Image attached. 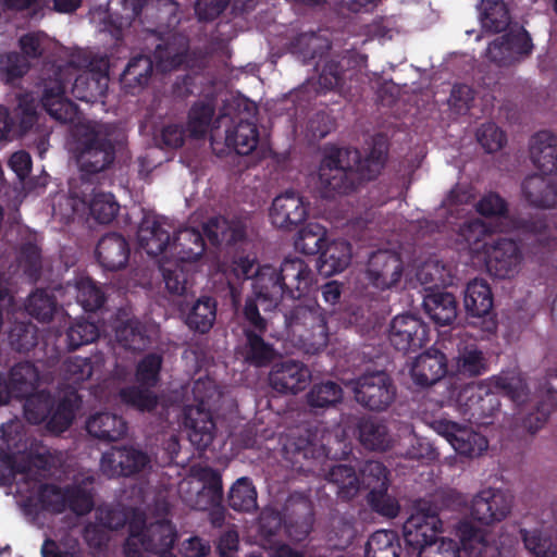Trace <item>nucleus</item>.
<instances>
[{
    "instance_id": "6ab92c4d",
    "label": "nucleus",
    "mask_w": 557,
    "mask_h": 557,
    "mask_svg": "<svg viewBox=\"0 0 557 557\" xmlns=\"http://www.w3.org/2000/svg\"><path fill=\"white\" fill-rule=\"evenodd\" d=\"M171 231L172 226L163 218L145 215L137 231L138 244L147 255L157 257L165 253L169 260L173 237Z\"/></svg>"
},
{
    "instance_id": "dca6fc26",
    "label": "nucleus",
    "mask_w": 557,
    "mask_h": 557,
    "mask_svg": "<svg viewBox=\"0 0 557 557\" xmlns=\"http://www.w3.org/2000/svg\"><path fill=\"white\" fill-rule=\"evenodd\" d=\"M66 85L57 74L44 81L40 102L42 109L55 121L67 124L78 117V107L65 97Z\"/></svg>"
},
{
    "instance_id": "a19ab883",
    "label": "nucleus",
    "mask_w": 557,
    "mask_h": 557,
    "mask_svg": "<svg viewBox=\"0 0 557 557\" xmlns=\"http://www.w3.org/2000/svg\"><path fill=\"white\" fill-rule=\"evenodd\" d=\"M330 48V42L313 32L298 34L289 42V51L304 64H310L317 58H321Z\"/></svg>"
},
{
    "instance_id": "680f3d73",
    "label": "nucleus",
    "mask_w": 557,
    "mask_h": 557,
    "mask_svg": "<svg viewBox=\"0 0 557 557\" xmlns=\"http://www.w3.org/2000/svg\"><path fill=\"white\" fill-rule=\"evenodd\" d=\"M77 301L85 311L95 312L100 309L106 300V294L90 277L81 278L77 282Z\"/></svg>"
},
{
    "instance_id": "052dcab7",
    "label": "nucleus",
    "mask_w": 557,
    "mask_h": 557,
    "mask_svg": "<svg viewBox=\"0 0 557 557\" xmlns=\"http://www.w3.org/2000/svg\"><path fill=\"white\" fill-rule=\"evenodd\" d=\"M359 475L360 488L377 491L383 487H389V471L381 461H367Z\"/></svg>"
},
{
    "instance_id": "49530a36",
    "label": "nucleus",
    "mask_w": 557,
    "mask_h": 557,
    "mask_svg": "<svg viewBox=\"0 0 557 557\" xmlns=\"http://www.w3.org/2000/svg\"><path fill=\"white\" fill-rule=\"evenodd\" d=\"M401 544L394 530H377L366 543L364 557H400Z\"/></svg>"
},
{
    "instance_id": "c85d7f7f",
    "label": "nucleus",
    "mask_w": 557,
    "mask_h": 557,
    "mask_svg": "<svg viewBox=\"0 0 557 557\" xmlns=\"http://www.w3.org/2000/svg\"><path fill=\"white\" fill-rule=\"evenodd\" d=\"M530 159L543 174L557 172V136L549 131L535 133L529 144Z\"/></svg>"
},
{
    "instance_id": "79ce46f5",
    "label": "nucleus",
    "mask_w": 557,
    "mask_h": 557,
    "mask_svg": "<svg viewBox=\"0 0 557 557\" xmlns=\"http://www.w3.org/2000/svg\"><path fill=\"white\" fill-rule=\"evenodd\" d=\"M215 107L216 101L213 96H207L190 107L187 116V129L193 138L205 137L212 123Z\"/></svg>"
},
{
    "instance_id": "423d86ee",
    "label": "nucleus",
    "mask_w": 557,
    "mask_h": 557,
    "mask_svg": "<svg viewBox=\"0 0 557 557\" xmlns=\"http://www.w3.org/2000/svg\"><path fill=\"white\" fill-rule=\"evenodd\" d=\"M77 164L83 174H97L115 160V146L101 125H87L77 140Z\"/></svg>"
},
{
    "instance_id": "a211bd4d",
    "label": "nucleus",
    "mask_w": 557,
    "mask_h": 557,
    "mask_svg": "<svg viewBox=\"0 0 557 557\" xmlns=\"http://www.w3.org/2000/svg\"><path fill=\"white\" fill-rule=\"evenodd\" d=\"M512 497L507 493L487 488L481 491L472 500L471 516L482 524L491 525L504 520L511 511Z\"/></svg>"
},
{
    "instance_id": "f704fd0d",
    "label": "nucleus",
    "mask_w": 557,
    "mask_h": 557,
    "mask_svg": "<svg viewBox=\"0 0 557 557\" xmlns=\"http://www.w3.org/2000/svg\"><path fill=\"white\" fill-rule=\"evenodd\" d=\"M88 434L95 438L114 442L127 432V423L115 413L102 411L90 416L86 422Z\"/></svg>"
},
{
    "instance_id": "4468645a",
    "label": "nucleus",
    "mask_w": 557,
    "mask_h": 557,
    "mask_svg": "<svg viewBox=\"0 0 557 557\" xmlns=\"http://www.w3.org/2000/svg\"><path fill=\"white\" fill-rule=\"evenodd\" d=\"M404 273L401 256L389 249H380L370 255L366 275L369 283L385 290L396 286Z\"/></svg>"
},
{
    "instance_id": "72a5a7b5",
    "label": "nucleus",
    "mask_w": 557,
    "mask_h": 557,
    "mask_svg": "<svg viewBox=\"0 0 557 557\" xmlns=\"http://www.w3.org/2000/svg\"><path fill=\"white\" fill-rule=\"evenodd\" d=\"M476 10L484 33L500 34L511 24L510 10L504 0H480Z\"/></svg>"
},
{
    "instance_id": "e433bc0d",
    "label": "nucleus",
    "mask_w": 557,
    "mask_h": 557,
    "mask_svg": "<svg viewBox=\"0 0 557 557\" xmlns=\"http://www.w3.org/2000/svg\"><path fill=\"white\" fill-rule=\"evenodd\" d=\"M423 307L429 317L438 325H450L457 318L456 297L448 292H432L424 297Z\"/></svg>"
},
{
    "instance_id": "ddd939ff",
    "label": "nucleus",
    "mask_w": 557,
    "mask_h": 557,
    "mask_svg": "<svg viewBox=\"0 0 557 557\" xmlns=\"http://www.w3.org/2000/svg\"><path fill=\"white\" fill-rule=\"evenodd\" d=\"M198 479L201 482V487L196 491L195 495L185 497L184 500L195 510L213 509V523L219 524L224 519L222 476L218 470L205 467L198 471Z\"/></svg>"
},
{
    "instance_id": "69168bd1",
    "label": "nucleus",
    "mask_w": 557,
    "mask_h": 557,
    "mask_svg": "<svg viewBox=\"0 0 557 557\" xmlns=\"http://www.w3.org/2000/svg\"><path fill=\"white\" fill-rule=\"evenodd\" d=\"M119 210L120 205L110 193L95 194L89 202L90 215L101 224L112 222Z\"/></svg>"
},
{
    "instance_id": "37998d69",
    "label": "nucleus",
    "mask_w": 557,
    "mask_h": 557,
    "mask_svg": "<svg viewBox=\"0 0 557 557\" xmlns=\"http://www.w3.org/2000/svg\"><path fill=\"white\" fill-rule=\"evenodd\" d=\"M518 230L534 236L541 245H547L557 239V216L547 218L546 214H534L528 218H519L516 221Z\"/></svg>"
},
{
    "instance_id": "f3484780",
    "label": "nucleus",
    "mask_w": 557,
    "mask_h": 557,
    "mask_svg": "<svg viewBox=\"0 0 557 557\" xmlns=\"http://www.w3.org/2000/svg\"><path fill=\"white\" fill-rule=\"evenodd\" d=\"M309 203L304 197L293 190L276 196L270 208L271 223L282 230H293L308 216Z\"/></svg>"
},
{
    "instance_id": "39448f33",
    "label": "nucleus",
    "mask_w": 557,
    "mask_h": 557,
    "mask_svg": "<svg viewBox=\"0 0 557 557\" xmlns=\"http://www.w3.org/2000/svg\"><path fill=\"white\" fill-rule=\"evenodd\" d=\"M24 414L32 424L46 423V428L55 434L66 431L75 418V401L64 396L55 397L46 389L35 391L23 397Z\"/></svg>"
},
{
    "instance_id": "cd10ccee",
    "label": "nucleus",
    "mask_w": 557,
    "mask_h": 557,
    "mask_svg": "<svg viewBox=\"0 0 557 557\" xmlns=\"http://www.w3.org/2000/svg\"><path fill=\"white\" fill-rule=\"evenodd\" d=\"M205 250L206 244L200 231L189 227L181 228L173 234L169 262H196Z\"/></svg>"
},
{
    "instance_id": "603ef678",
    "label": "nucleus",
    "mask_w": 557,
    "mask_h": 557,
    "mask_svg": "<svg viewBox=\"0 0 557 557\" xmlns=\"http://www.w3.org/2000/svg\"><path fill=\"white\" fill-rule=\"evenodd\" d=\"M59 305L52 292L35 289L27 298L25 310L39 322H49L58 311Z\"/></svg>"
},
{
    "instance_id": "f257e3e1",
    "label": "nucleus",
    "mask_w": 557,
    "mask_h": 557,
    "mask_svg": "<svg viewBox=\"0 0 557 557\" xmlns=\"http://www.w3.org/2000/svg\"><path fill=\"white\" fill-rule=\"evenodd\" d=\"M387 146L382 138H374L369 152L350 147H332L323 157L319 180L324 198L348 195L366 181L377 177L387 158Z\"/></svg>"
},
{
    "instance_id": "bb28decb",
    "label": "nucleus",
    "mask_w": 557,
    "mask_h": 557,
    "mask_svg": "<svg viewBox=\"0 0 557 557\" xmlns=\"http://www.w3.org/2000/svg\"><path fill=\"white\" fill-rule=\"evenodd\" d=\"M284 527L290 540L301 542L307 539L313 528L314 511L309 499L288 502L286 505Z\"/></svg>"
},
{
    "instance_id": "c9c22d12",
    "label": "nucleus",
    "mask_w": 557,
    "mask_h": 557,
    "mask_svg": "<svg viewBox=\"0 0 557 557\" xmlns=\"http://www.w3.org/2000/svg\"><path fill=\"white\" fill-rule=\"evenodd\" d=\"M357 437L369 450L386 451L392 446V436L387 426L380 420L362 417L357 423Z\"/></svg>"
},
{
    "instance_id": "a18cd8bd",
    "label": "nucleus",
    "mask_w": 557,
    "mask_h": 557,
    "mask_svg": "<svg viewBox=\"0 0 557 557\" xmlns=\"http://www.w3.org/2000/svg\"><path fill=\"white\" fill-rule=\"evenodd\" d=\"M120 403L126 408L138 412H152L159 405V397L151 387L127 385L122 387L117 394Z\"/></svg>"
},
{
    "instance_id": "4d7b16f0",
    "label": "nucleus",
    "mask_w": 557,
    "mask_h": 557,
    "mask_svg": "<svg viewBox=\"0 0 557 557\" xmlns=\"http://www.w3.org/2000/svg\"><path fill=\"white\" fill-rule=\"evenodd\" d=\"M469 401L468 406L472 417L475 414L480 418L493 417L500 410L499 398L493 391H488V386H485V381L480 384L476 392L472 391Z\"/></svg>"
},
{
    "instance_id": "5701e85b",
    "label": "nucleus",
    "mask_w": 557,
    "mask_h": 557,
    "mask_svg": "<svg viewBox=\"0 0 557 557\" xmlns=\"http://www.w3.org/2000/svg\"><path fill=\"white\" fill-rule=\"evenodd\" d=\"M447 371L445 354L432 348L416 358L410 369V374L417 386L425 388L442 380Z\"/></svg>"
},
{
    "instance_id": "f03ea898",
    "label": "nucleus",
    "mask_w": 557,
    "mask_h": 557,
    "mask_svg": "<svg viewBox=\"0 0 557 557\" xmlns=\"http://www.w3.org/2000/svg\"><path fill=\"white\" fill-rule=\"evenodd\" d=\"M313 282L311 268L298 257H286L278 267L259 265L252 282V297L264 312L275 310L284 299H299Z\"/></svg>"
},
{
    "instance_id": "e2e57ef3",
    "label": "nucleus",
    "mask_w": 557,
    "mask_h": 557,
    "mask_svg": "<svg viewBox=\"0 0 557 557\" xmlns=\"http://www.w3.org/2000/svg\"><path fill=\"white\" fill-rule=\"evenodd\" d=\"M38 329L30 322H15L9 333V343L15 351L28 352L38 342Z\"/></svg>"
},
{
    "instance_id": "0eeeda50",
    "label": "nucleus",
    "mask_w": 557,
    "mask_h": 557,
    "mask_svg": "<svg viewBox=\"0 0 557 557\" xmlns=\"http://www.w3.org/2000/svg\"><path fill=\"white\" fill-rule=\"evenodd\" d=\"M347 386L351 389L355 400L370 411L387 410L397 396L396 384L384 370L367 371L351 380Z\"/></svg>"
},
{
    "instance_id": "09e8293b",
    "label": "nucleus",
    "mask_w": 557,
    "mask_h": 557,
    "mask_svg": "<svg viewBox=\"0 0 557 557\" xmlns=\"http://www.w3.org/2000/svg\"><path fill=\"white\" fill-rule=\"evenodd\" d=\"M258 493L248 476L237 479L230 488L227 504L230 508L238 512H252L258 508Z\"/></svg>"
},
{
    "instance_id": "1a4fd4ad",
    "label": "nucleus",
    "mask_w": 557,
    "mask_h": 557,
    "mask_svg": "<svg viewBox=\"0 0 557 557\" xmlns=\"http://www.w3.org/2000/svg\"><path fill=\"white\" fill-rule=\"evenodd\" d=\"M497 36L485 50L487 61L498 67H509L529 58L534 45L529 32L520 26Z\"/></svg>"
},
{
    "instance_id": "338daca9",
    "label": "nucleus",
    "mask_w": 557,
    "mask_h": 557,
    "mask_svg": "<svg viewBox=\"0 0 557 557\" xmlns=\"http://www.w3.org/2000/svg\"><path fill=\"white\" fill-rule=\"evenodd\" d=\"M29 66L28 60L16 51L0 54V76L8 84L22 78Z\"/></svg>"
},
{
    "instance_id": "20e7f679",
    "label": "nucleus",
    "mask_w": 557,
    "mask_h": 557,
    "mask_svg": "<svg viewBox=\"0 0 557 557\" xmlns=\"http://www.w3.org/2000/svg\"><path fill=\"white\" fill-rule=\"evenodd\" d=\"M284 323L290 333L298 336L307 354H318L327 346V322L315 301H300L293 306L284 313Z\"/></svg>"
},
{
    "instance_id": "ea45409f",
    "label": "nucleus",
    "mask_w": 557,
    "mask_h": 557,
    "mask_svg": "<svg viewBox=\"0 0 557 557\" xmlns=\"http://www.w3.org/2000/svg\"><path fill=\"white\" fill-rule=\"evenodd\" d=\"M39 371L29 361L18 362L9 372L8 389L15 397L22 399L37 389Z\"/></svg>"
},
{
    "instance_id": "2f4dec72",
    "label": "nucleus",
    "mask_w": 557,
    "mask_h": 557,
    "mask_svg": "<svg viewBox=\"0 0 557 557\" xmlns=\"http://www.w3.org/2000/svg\"><path fill=\"white\" fill-rule=\"evenodd\" d=\"M154 65V60L146 54L131 58L120 77L125 92L136 95L148 86Z\"/></svg>"
},
{
    "instance_id": "5fc2aeb1",
    "label": "nucleus",
    "mask_w": 557,
    "mask_h": 557,
    "mask_svg": "<svg viewBox=\"0 0 557 557\" xmlns=\"http://www.w3.org/2000/svg\"><path fill=\"white\" fill-rule=\"evenodd\" d=\"M349 60L342 58L339 60L330 59L327 60L319 75V86L324 91L336 90L343 91L346 72Z\"/></svg>"
},
{
    "instance_id": "9d476101",
    "label": "nucleus",
    "mask_w": 557,
    "mask_h": 557,
    "mask_svg": "<svg viewBox=\"0 0 557 557\" xmlns=\"http://www.w3.org/2000/svg\"><path fill=\"white\" fill-rule=\"evenodd\" d=\"M238 115L226 128L225 144L239 156H248L257 148L260 133L256 124L257 107L247 99L237 101Z\"/></svg>"
},
{
    "instance_id": "a878e982",
    "label": "nucleus",
    "mask_w": 557,
    "mask_h": 557,
    "mask_svg": "<svg viewBox=\"0 0 557 557\" xmlns=\"http://www.w3.org/2000/svg\"><path fill=\"white\" fill-rule=\"evenodd\" d=\"M454 367L458 375L475 377L488 370V359L473 338H460L457 343V355Z\"/></svg>"
},
{
    "instance_id": "393cba45",
    "label": "nucleus",
    "mask_w": 557,
    "mask_h": 557,
    "mask_svg": "<svg viewBox=\"0 0 557 557\" xmlns=\"http://www.w3.org/2000/svg\"><path fill=\"white\" fill-rule=\"evenodd\" d=\"M550 175L534 173L524 178L521 190L530 206L541 209L557 206V182Z\"/></svg>"
},
{
    "instance_id": "7ed1b4c3",
    "label": "nucleus",
    "mask_w": 557,
    "mask_h": 557,
    "mask_svg": "<svg viewBox=\"0 0 557 557\" xmlns=\"http://www.w3.org/2000/svg\"><path fill=\"white\" fill-rule=\"evenodd\" d=\"M176 527L168 519L148 522L146 512L132 508L128 536L123 544L125 557H147L148 553L162 554L173 548L177 541Z\"/></svg>"
},
{
    "instance_id": "2eb2a0df",
    "label": "nucleus",
    "mask_w": 557,
    "mask_h": 557,
    "mask_svg": "<svg viewBox=\"0 0 557 557\" xmlns=\"http://www.w3.org/2000/svg\"><path fill=\"white\" fill-rule=\"evenodd\" d=\"M484 256L488 273L497 278L512 277L522 260L518 244L505 237L492 240Z\"/></svg>"
},
{
    "instance_id": "774afa93",
    "label": "nucleus",
    "mask_w": 557,
    "mask_h": 557,
    "mask_svg": "<svg viewBox=\"0 0 557 557\" xmlns=\"http://www.w3.org/2000/svg\"><path fill=\"white\" fill-rule=\"evenodd\" d=\"M416 557H460V545L449 537H433L426 545L420 546Z\"/></svg>"
},
{
    "instance_id": "473e14b6",
    "label": "nucleus",
    "mask_w": 557,
    "mask_h": 557,
    "mask_svg": "<svg viewBox=\"0 0 557 557\" xmlns=\"http://www.w3.org/2000/svg\"><path fill=\"white\" fill-rule=\"evenodd\" d=\"M463 305L470 317H490L494 307V297L490 284L482 278L470 281L463 293Z\"/></svg>"
},
{
    "instance_id": "4c0bfd02",
    "label": "nucleus",
    "mask_w": 557,
    "mask_h": 557,
    "mask_svg": "<svg viewBox=\"0 0 557 557\" xmlns=\"http://www.w3.org/2000/svg\"><path fill=\"white\" fill-rule=\"evenodd\" d=\"M203 234L213 246H220L223 243L226 246H233L246 238V230L243 225L231 223L221 216L209 219L203 225Z\"/></svg>"
},
{
    "instance_id": "58836bf2",
    "label": "nucleus",
    "mask_w": 557,
    "mask_h": 557,
    "mask_svg": "<svg viewBox=\"0 0 557 557\" xmlns=\"http://www.w3.org/2000/svg\"><path fill=\"white\" fill-rule=\"evenodd\" d=\"M102 366L103 359L98 355L70 357L62 364V377L69 385H79L91 379L94 373L99 371Z\"/></svg>"
},
{
    "instance_id": "9b49d317",
    "label": "nucleus",
    "mask_w": 557,
    "mask_h": 557,
    "mask_svg": "<svg viewBox=\"0 0 557 557\" xmlns=\"http://www.w3.org/2000/svg\"><path fill=\"white\" fill-rule=\"evenodd\" d=\"M430 327L419 317L403 313L394 317L387 327L391 346L403 354L416 352L429 342Z\"/></svg>"
},
{
    "instance_id": "aec40b11",
    "label": "nucleus",
    "mask_w": 557,
    "mask_h": 557,
    "mask_svg": "<svg viewBox=\"0 0 557 557\" xmlns=\"http://www.w3.org/2000/svg\"><path fill=\"white\" fill-rule=\"evenodd\" d=\"M311 372L307 366L293 359L273 364L269 373L270 386L281 394H297L306 388Z\"/></svg>"
},
{
    "instance_id": "13d9d810",
    "label": "nucleus",
    "mask_w": 557,
    "mask_h": 557,
    "mask_svg": "<svg viewBox=\"0 0 557 557\" xmlns=\"http://www.w3.org/2000/svg\"><path fill=\"white\" fill-rule=\"evenodd\" d=\"M453 447L459 455L478 457L487 449L488 441L484 435L463 425L455 438Z\"/></svg>"
},
{
    "instance_id": "864d4df0",
    "label": "nucleus",
    "mask_w": 557,
    "mask_h": 557,
    "mask_svg": "<svg viewBox=\"0 0 557 557\" xmlns=\"http://www.w3.org/2000/svg\"><path fill=\"white\" fill-rule=\"evenodd\" d=\"M326 243V230L319 223L310 222L297 233L295 249L306 256L320 255Z\"/></svg>"
},
{
    "instance_id": "7c9ffc66",
    "label": "nucleus",
    "mask_w": 557,
    "mask_h": 557,
    "mask_svg": "<svg viewBox=\"0 0 557 557\" xmlns=\"http://www.w3.org/2000/svg\"><path fill=\"white\" fill-rule=\"evenodd\" d=\"M352 247L345 239H335L326 244L319 255L317 269L321 275L332 276L344 271L350 263Z\"/></svg>"
},
{
    "instance_id": "0e129e2a",
    "label": "nucleus",
    "mask_w": 557,
    "mask_h": 557,
    "mask_svg": "<svg viewBox=\"0 0 557 557\" xmlns=\"http://www.w3.org/2000/svg\"><path fill=\"white\" fill-rule=\"evenodd\" d=\"M520 534L524 547L534 556L555 557L557 555V544L542 531L520 529Z\"/></svg>"
},
{
    "instance_id": "4be33fe9",
    "label": "nucleus",
    "mask_w": 557,
    "mask_h": 557,
    "mask_svg": "<svg viewBox=\"0 0 557 557\" xmlns=\"http://www.w3.org/2000/svg\"><path fill=\"white\" fill-rule=\"evenodd\" d=\"M97 262L106 271L124 269L129 260L131 247L120 233L110 232L100 237L95 249Z\"/></svg>"
},
{
    "instance_id": "8fccbe9b",
    "label": "nucleus",
    "mask_w": 557,
    "mask_h": 557,
    "mask_svg": "<svg viewBox=\"0 0 557 557\" xmlns=\"http://www.w3.org/2000/svg\"><path fill=\"white\" fill-rule=\"evenodd\" d=\"M492 227L480 219H471L462 223L458 231V242L463 244L471 252L481 250L485 252L491 245L486 240L491 236Z\"/></svg>"
},
{
    "instance_id": "bf43d9fd",
    "label": "nucleus",
    "mask_w": 557,
    "mask_h": 557,
    "mask_svg": "<svg viewBox=\"0 0 557 557\" xmlns=\"http://www.w3.org/2000/svg\"><path fill=\"white\" fill-rule=\"evenodd\" d=\"M162 363L163 359L161 355L157 352L145 355L136 366V382L143 386L156 387L160 382Z\"/></svg>"
},
{
    "instance_id": "3c124183",
    "label": "nucleus",
    "mask_w": 557,
    "mask_h": 557,
    "mask_svg": "<svg viewBox=\"0 0 557 557\" xmlns=\"http://www.w3.org/2000/svg\"><path fill=\"white\" fill-rule=\"evenodd\" d=\"M216 318V301L212 297L203 296L199 298L190 308L186 324L195 332L208 333Z\"/></svg>"
},
{
    "instance_id": "6e6d98bb",
    "label": "nucleus",
    "mask_w": 557,
    "mask_h": 557,
    "mask_svg": "<svg viewBox=\"0 0 557 557\" xmlns=\"http://www.w3.org/2000/svg\"><path fill=\"white\" fill-rule=\"evenodd\" d=\"M343 389L333 381L315 383L307 394V403L312 408H329L341 403Z\"/></svg>"
},
{
    "instance_id": "412c9836",
    "label": "nucleus",
    "mask_w": 557,
    "mask_h": 557,
    "mask_svg": "<svg viewBox=\"0 0 557 557\" xmlns=\"http://www.w3.org/2000/svg\"><path fill=\"white\" fill-rule=\"evenodd\" d=\"M184 425L188 431L190 443L198 450H206L213 442L215 422L207 404L201 399L198 405H189L184 409Z\"/></svg>"
},
{
    "instance_id": "c756f323",
    "label": "nucleus",
    "mask_w": 557,
    "mask_h": 557,
    "mask_svg": "<svg viewBox=\"0 0 557 557\" xmlns=\"http://www.w3.org/2000/svg\"><path fill=\"white\" fill-rule=\"evenodd\" d=\"M265 333H253L247 330L239 346V354L245 363L255 368L269 367L277 357L273 343L264 338Z\"/></svg>"
},
{
    "instance_id": "f8f14e48",
    "label": "nucleus",
    "mask_w": 557,
    "mask_h": 557,
    "mask_svg": "<svg viewBox=\"0 0 557 557\" xmlns=\"http://www.w3.org/2000/svg\"><path fill=\"white\" fill-rule=\"evenodd\" d=\"M150 457L134 446H112L103 453L100 467L109 478H132L150 467Z\"/></svg>"
},
{
    "instance_id": "de8ad7c7",
    "label": "nucleus",
    "mask_w": 557,
    "mask_h": 557,
    "mask_svg": "<svg viewBox=\"0 0 557 557\" xmlns=\"http://www.w3.org/2000/svg\"><path fill=\"white\" fill-rule=\"evenodd\" d=\"M117 343L127 350L141 351L150 344L146 326L138 319H128L115 327Z\"/></svg>"
},
{
    "instance_id": "6e6552de",
    "label": "nucleus",
    "mask_w": 557,
    "mask_h": 557,
    "mask_svg": "<svg viewBox=\"0 0 557 557\" xmlns=\"http://www.w3.org/2000/svg\"><path fill=\"white\" fill-rule=\"evenodd\" d=\"M442 528L438 507L431 500L418 499L413 505V511L403 525L407 554L416 556L420 552V546L436 537Z\"/></svg>"
},
{
    "instance_id": "c03bdc74",
    "label": "nucleus",
    "mask_w": 557,
    "mask_h": 557,
    "mask_svg": "<svg viewBox=\"0 0 557 557\" xmlns=\"http://www.w3.org/2000/svg\"><path fill=\"white\" fill-rule=\"evenodd\" d=\"M326 480L336 487L342 500L352 499L360 491V480L354 467L337 463L330 468Z\"/></svg>"
},
{
    "instance_id": "b1692460",
    "label": "nucleus",
    "mask_w": 557,
    "mask_h": 557,
    "mask_svg": "<svg viewBox=\"0 0 557 557\" xmlns=\"http://www.w3.org/2000/svg\"><path fill=\"white\" fill-rule=\"evenodd\" d=\"M159 40L153 51L158 71L163 73L173 71L186 61L189 42L185 36L169 33L166 37H160Z\"/></svg>"
}]
</instances>
